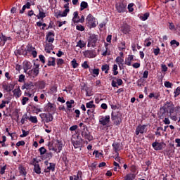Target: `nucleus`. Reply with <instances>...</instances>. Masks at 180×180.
Returning <instances> with one entry per match:
<instances>
[{"instance_id": "nucleus-28", "label": "nucleus", "mask_w": 180, "mask_h": 180, "mask_svg": "<svg viewBox=\"0 0 180 180\" xmlns=\"http://www.w3.org/2000/svg\"><path fill=\"white\" fill-rule=\"evenodd\" d=\"M135 178H136V174H128L124 176V180H134Z\"/></svg>"}, {"instance_id": "nucleus-13", "label": "nucleus", "mask_w": 180, "mask_h": 180, "mask_svg": "<svg viewBox=\"0 0 180 180\" xmlns=\"http://www.w3.org/2000/svg\"><path fill=\"white\" fill-rule=\"evenodd\" d=\"M84 56L88 58H95L96 57V52L95 51L87 50L84 52Z\"/></svg>"}, {"instance_id": "nucleus-59", "label": "nucleus", "mask_w": 180, "mask_h": 180, "mask_svg": "<svg viewBox=\"0 0 180 180\" xmlns=\"http://www.w3.org/2000/svg\"><path fill=\"white\" fill-rule=\"evenodd\" d=\"M39 58L40 61H41V63H42L43 64H44V63H46V58L44 57V56H43V55H39Z\"/></svg>"}, {"instance_id": "nucleus-58", "label": "nucleus", "mask_w": 180, "mask_h": 180, "mask_svg": "<svg viewBox=\"0 0 180 180\" xmlns=\"http://www.w3.org/2000/svg\"><path fill=\"white\" fill-rule=\"evenodd\" d=\"M172 83L169 82H165V86L166 88H172Z\"/></svg>"}, {"instance_id": "nucleus-1", "label": "nucleus", "mask_w": 180, "mask_h": 180, "mask_svg": "<svg viewBox=\"0 0 180 180\" xmlns=\"http://www.w3.org/2000/svg\"><path fill=\"white\" fill-rule=\"evenodd\" d=\"M115 8L118 13H124L127 9V4L124 0H117L115 3Z\"/></svg>"}, {"instance_id": "nucleus-43", "label": "nucleus", "mask_w": 180, "mask_h": 180, "mask_svg": "<svg viewBox=\"0 0 180 180\" xmlns=\"http://www.w3.org/2000/svg\"><path fill=\"white\" fill-rule=\"evenodd\" d=\"M32 113H36L37 115L39 112H41V110L40 108H36V106H32Z\"/></svg>"}, {"instance_id": "nucleus-2", "label": "nucleus", "mask_w": 180, "mask_h": 180, "mask_svg": "<svg viewBox=\"0 0 180 180\" xmlns=\"http://www.w3.org/2000/svg\"><path fill=\"white\" fill-rule=\"evenodd\" d=\"M111 120H112L114 124L116 126H120L122 123V112L112 111L111 114Z\"/></svg>"}, {"instance_id": "nucleus-21", "label": "nucleus", "mask_w": 180, "mask_h": 180, "mask_svg": "<svg viewBox=\"0 0 180 180\" xmlns=\"http://www.w3.org/2000/svg\"><path fill=\"white\" fill-rule=\"evenodd\" d=\"M47 65L49 67H55L56 66V58H53V57H51L49 58V60H48V64Z\"/></svg>"}, {"instance_id": "nucleus-32", "label": "nucleus", "mask_w": 180, "mask_h": 180, "mask_svg": "<svg viewBox=\"0 0 180 180\" xmlns=\"http://www.w3.org/2000/svg\"><path fill=\"white\" fill-rule=\"evenodd\" d=\"M67 105V113L68 115H70L71 113V108H72V104L70 101L66 102Z\"/></svg>"}, {"instance_id": "nucleus-7", "label": "nucleus", "mask_w": 180, "mask_h": 180, "mask_svg": "<svg viewBox=\"0 0 180 180\" xmlns=\"http://www.w3.org/2000/svg\"><path fill=\"white\" fill-rule=\"evenodd\" d=\"M152 147L156 151H159L162 150L163 148H165V147H167V144H165V143L164 142L160 143L156 141L152 143Z\"/></svg>"}, {"instance_id": "nucleus-60", "label": "nucleus", "mask_w": 180, "mask_h": 180, "mask_svg": "<svg viewBox=\"0 0 180 180\" xmlns=\"http://www.w3.org/2000/svg\"><path fill=\"white\" fill-rule=\"evenodd\" d=\"M93 154H94V155H96V158H99V157H101V155H102V153H99L98 150H94Z\"/></svg>"}, {"instance_id": "nucleus-18", "label": "nucleus", "mask_w": 180, "mask_h": 180, "mask_svg": "<svg viewBox=\"0 0 180 180\" xmlns=\"http://www.w3.org/2000/svg\"><path fill=\"white\" fill-rule=\"evenodd\" d=\"M56 146L58 149L56 148V151H55L56 153H61V150H63V141H60V140H57L56 141Z\"/></svg>"}, {"instance_id": "nucleus-61", "label": "nucleus", "mask_w": 180, "mask_h": 180, "mask_svg": "<svg viewBox=\"0 0 180 180\" xmlns=\"http://www.w3.org/2000/svg\"><path fill=\"white\" fill-rule=\"evenodd\" d=\"M161 67L162 72H167V71H168V68L167 67L166 65L162 64Z\"/></svg>"}, {"instance_id": "nucleus-25", "label": "nucleus", "mask_w": 180, "mask_h": 180, "mask_svg": "<svg viewBox=\"0 0 180 180\" xmlns=\"http://www.w3.org/2000/svg\"><path fill=\"white\" fill-rule=\"evenodd\" d=\"M72 143L75 148H78L79 147H81V146H82V139H80L79 141H72Z\"/></svg>"}, {"instance_id": "nucleus-35", "label": "nucleus", "mask_w": 180, "mask_h": 180, "mask_svg": "<svg viewBox=\"0 0 180 180\" xmlns=\"http://www.w3.org/2000/svg\"><path fill=\"white\" fill-rule=\"evenodd\" d=\"M92 74H93V77L94 78H96V77H98V75H99V68L93 69Z\"/></svg>"}, {"instance_id": "nucleus-5", "label": "nucleus", "mask_w": 180, "mask_h": 180, "mask_svg": "<svg viewBox=\"0 0 180 180\" xmlns=\"http://www.w3.org/2000/svg\"><path fill=\"white\" fill-rule=\"evenodd\" d=\"M98 41V35L91 34L88 39V47H96V42Z\"/></svg>"}, {"instance_id": "nucleus-12", "label": "nucleus", "mask_w": 180, "mask_h": 180, "mask_svg": "<svg viewBox=\"0 0 180 180\" xmlns=\"http://www.w3.org/2000/svg\"><path fill=\"white\" fill-rule=\"evenodd\" d=\"M110 122V116L106 115L105 117H102L99 120L100 124H102V126H108V124Z\"/></svg>"}, {"instance_id": "nucleus-41", "label": "nucleus", "mask_w": 180, "mask_h": 180, "mask_svg": "<svg viewBox=\"0 0 180 180\" xmlns=\"http://www.w3.org/2000/svg\"><path fill=\"white\" fill-rule=\"evenodd\" d=\"M73 15L74 17L72 18V22H74V23H77V19H79V16L78 15V11H75Z\"/></svg>"}, {"instance_id": "nucleus-8", "label": "nucleus", "mask_w": 180, "mask_h": 180, "mask_svg": "<svg viewBox=\"0 0 180 180\" xmlns=\"http://www.w3.org/2000/svg\"><path fill=\"white\" fill-rule=\"evenodd\" d=\"M70 5L69 3H67L66 4L64 5V8H65L64 11L61 13V11H59L56 13V18L58 19V18H64L68 15V12H70Z\"/></svg>"}, {"instance_id": "nucleus-16", "label": "nucleus", "mask_w": 180, "mask_h": 180, "mask_svg": "<svg viewBox=\"0 0 180 180\" xmlns=\"http://www.w3.org/2000/svg\"><path fill=\"white\" fill-rule=\"evenodd\" d=\"M18 55V56H27V51H26V49H23V46L21 47L20 49H18L15 51V56L16 55Z\"/></svg>"}, {"instance_id": "nucleus-23", "label": "nucleus", "mask_w": 180, "mask_h": 180, "mask_svg": "<svg viewBox=\"0 0 180 180\" xmlns=\"http://www.w3.org/2000/svg\"><path fill=\"white\" fill-rule=\"evenodd\" d=\"M112 148L115 153H118V151H120V143L114 142L112 143Z\"/></svg>"}, {"instance_id": "nucleus-34", "label": "nucleus", "mask_w": 180, "mask_h": 180, "mask_svg": "<svg viewBox=\"0 0 180 180\" xmlns=\"http://www.w3.org/2000/svg\"><path fill=\"white\" fill-rule=\"evenodd\" d=\"M86 108L89 109H92L93 108H95V104H94V101L86 103Z\"/></svg>"}, {"instance_id": "nucleus-45", "label": "nucleus", "mask_w": 180, "mask_h": 180, "mask_svg": "<svg viewBox=\"0 0 180 180\" xmlns=\"http://www.w3.org/2000/svg\"><path fill=\"white\" fill-rule=\"evenodd\" d=\"M174 98H176V96H179V95H180V86L177 87L175 90H174Z\"/></svg>"}, {"instance_id": "nucleus-44", "label": "nucleus", "mask_w": 180, "mask_h": 180, "mask_svg": "<svg viewBox=\"0 0 180 180\" xmlns=\"http://www.w3.org/2000/svg\"><path fill=\"white\" fill-rule=\"evenodd\" d=\"M19 169H20V174L21 175H24V176H26L27 172H26V169H25V167H21L19 168Z\"/></svg>"}, {"instance_id": "nucleus-39", "label": "nucleus", "mask_w": 180, "mask_h": 180, "mask_svg": "<svg viewBox=\"0 0 180 180\" xmlns=\"http://www.w3.org/2000/svg\"><path fill=\"white\" fill-rule=\"evenodd\" d=\"M13 88H15V84H10L6 87V91H8V92H11Z\"/></svg>"}, {"instance_id": "nucleus-53", "label": "nucleus", "mask_w": 180, "mask_h": 180, "mask_svg": "<svg viewBox=\"0 0 180 180\" xmlns=\"http://www.w3.org/2000/svg\"><path fill=\"white\" fill-rule=\"evenodd\" d=\"M115 61H116V63H118V64H122L123 61H124V60H123V58H120V56H117Z\"/></svg>"}, {"instance_id": "nucleus-40", "label": "nucleus", "mask_w": 180, "mask_h": 180, "mask_svg": "<svg viewBox=\"0 0 180 180\" xmlns=\"http://www.w3.org/2000/svg\"><path fill=\"white\" fill-rule=\"evenodd\" d=\"M39 151L40 153V155H44V154H46V153H47V150L46 149V148H44V146L41 147L39 149Z\"/></svg>"}, {"instance_id": "nucleus-17", "label": "nucleus", "mask_w": 180, "mask_h": 180, "mask_svg": "<svg viewBox=\"0 0 180 180\" xmlns=\"http://www.w3.org/2000/svg\"><path fill=\"white\" fill-rule=\"evenodd\" d=\"M46 39L49 43H53V41H54V32H49L46 34Z\"/></svg>"}, {"instance_id": "nucleus-9", "label": "nucleus", "mask_w": 180, "mask_h": 180, "mask_svg": "<svg viewBox=\"0 0 180 180\" xmlns=\"http://www.w3.org/2000/svg\"><path fill=\"white\" fill-rule=\"evenodd\" d=\"M56 110L57 108H56V105L49 102L45 107V112H48V113H51L54 115L56 113Z\"/></svg>"}, {"instance_id": "nucleus-54", "label": "nucleus", "mask_w": 180, "mask_h": 180, "mask_svg": "<svg viewBox=\"0 0 180 180\" xmlns=\"http://www.w3.org/2000/svg\"><path fill=\"white\" fill-rule=\"evenodd\" d=\"M82 67L83 68H84V70H86L88 68H89V65H88V61H84L82 64Z\"/></svg>"}, {"instance_id": "nucleus-57", "label": "nucleus", "mask_w": 180, "mask_h": 180, "mask_svg": "<svg viewBox=\"0 0 180 180\" xmlns=\"http://www.w3.org/2000/svg\"><path fill=\"white\" fill-rule=\"evenodd\" d=\"M63 64H64V60L63 58L57 59V65H58V67H60V65H63Z\"/></svg>"}, {"instance_id": "nucleus-10", "label": "nucleus", "mask_w": 180, "mask_h": 180, "mask_svg": "<svg viewBox=\"0 0 180 180\" xmlns=\"http://www.w3.org/2000/svg\"><path fill=\"white\" fill-rule=\"evenodd\" d=\"M162 109H165L166 112L169 111L170 115H172V113H174V111L175 110L174 108V105H172V102L168 101L166 102Z\"/></svg>"}, {"instance_id": "nucleus-64", "label": "nucleus", "mask_w": 180, "mask_h": 180, "mask_svg": "<svg viewBox=\"0 0 180 180\" xmlns=\"http://www.w3.org/2000/svg\"><path fill=\"white\" fill-rule=\"evenodd\" d=\"M27 101H29V98L23 97L22 99V105H25Z\"/></svg>"}, {"instance_id": "nucleus-22", "label": "nucleus", "mask_w": 180, "mask_h": 180, "mask_svg": "<svg viewBox=\"0 0 180 180\" xmlns=\"http://www.w3.org/2000/svg\"><path fill=\"white\" fill-rule=\"evenodd\" d=\"M121 30L122 33H124V34H127V33L130 32V26L127 25H123L121 27Z\"/></svg>"}, {"instance_id": "nucleus-20", "label": "nucleus", "mask_w": 180, "mask_h": 180, "mask_svg": "<svg viewBox=\"0 0 180 180\" xmlns=\"http://www.w3.org/2000/svg\"><path fill=\"white\" fill-rule=\"evenodd\" d=\"M133 58H134V56L129 55L128 58L125 59V64L126 65H131V61H133Z\"/></svg>"}, {"instance_id": "nucleus-15", "label": "nucleus", "mask_w": 180, "mask_h": 180, "mask_svg": "<svg viewBox=\"0 0 180 180\" xmlns=\"http://www.w3.org/2000/svg\"><path fill=\"white\" fill-rule=\"evenodd\" d=\"M33 86H34V85L33 84L32 82H29L27 83H24V84L22 86V89H32V88H33Z\"/></svg>"}, {"instance_id": "nucleus-4", "label": "nucleus", "mask_w": 180, "mask_h": 180, "mask_svg": "<svg viewBox=\"0 0 180 180\" xmlns=\"http://www.w3.org/2000/svg\"><path fill=\"white\" fill-rule=\"evenodd\" d=\"M81 135L86 140H89V141H91L93 139V136L92 135H91V132H89V130H88V127H86V125H84L82 127Z\"/></svg>"}, {"instance_id": "nucleus-46", "label": "nucleus", "mask_w": 180, "mask_h": 180, "mask_svg": "<svg viewBox=\"0 0 180 180\" xmlns=\"http://www.w3.org/2000/svg\"><path fill=\"white\" fill-rule=\"evenodd\" d=\"M38 164H39V160H37V158H33L30 162V165H33L34 167Z\"/></svg>"}, {"instance_id": "nucleus-31", "label": "nucleus", "mask_w": 180, "mask_h": 180, "mask_svg": "<svg viewBox=\"0 0 180 180\" xmlns=\"http://www.w3.org/2000/svg\"><path fill=\"white\" fill-rule=\"evenodd\" d=\"M101 70H102V71H105V74H108L109 72L108 71L110 70L109 65H108V64L103 65L101 67Z\"/></svg>"}, {"instance_id": "nucleus-3", "label": "nucleus", "mask_w": 180, "mask_h": 180, "mask_svg": "<svg viewBox=\"0 0 180 180\" xmlns=\"http://www.w3.org/2000/svg\"><path fill=\"white\" fill-rule=\"evenodd\" d=\"M86 25L89 29H92L96 26V20L92 14H89L86 18Z\"/></svg>"}, {"instance_id": "nucleus-52", "label": "nucleus", "mask_w": 180, "mask_h": 180, "mask_svg": "<svg viewBox=\"0 0 180 180\" xmlns=\"http://www.w3.org/2000/svg\"><path fill=\"white\" fill-rule=\"evenodd\" d=\"M81 175H82V172H78L77 175H75L73 176V179L74 180H79V176L81 178Z\"/></svg>"}, {"instance_id": "nucleus-26", "label": "nucleus", "mask_w": 180, "mask_h": 180, "mask_svg": "<svg viewBox=\"0 0 180 180\" xmlns=\"http://www.w3.org/2000/svg\"><path fill=\"white\" fill-rule=\"evenodd\" d=\"M34 172L38 175H40V174H41V168L40 167V165L39 163L34 166Z\"/></svg>"}, {"instance_id": "nucleus-50", "label": "nucleus", "mask_w": 180, "mask_h": 180, "mask_svg": "<svg viewBox=\"0 0 180 180\" xmlns=\"http://www.w3.org/2000/svg\"><path fill=\"white\" fill-rule=\"evenodd\" d=\"M160 110H163V112H162V116L163 117H167V115L169 113V111H166L165 109H162V108H160Z\"/></svg>"}, {"instance_id": "nucleus-56", "label": "nucleus", "mask_w": 180, "mask_h": 180, "mask_svg": "<svg viewBox=\"0 0 180 180\" xmlns=\"http://www.w3.org/2000/svg\"><path fill=\"white\" fill-rule=\"evenodd\" d=\"M133 6H134V4L133 3H131L128 5L129 12H133V11H134V8H133Z\"/></svg>"}, {"instance_id": "nucleus-36", "label": "nucleus", "mask_w": 180, "mask_h": 180, "mask_svg": "<svg viewBox=\"0 0 180 180\" xmlns=\"http://www.w3.org/2000/svg\"><path fill=\"white\" fill-rule=\"evenodd\" d=\"M36 49L34 47H33L32 45L30 44H28L27 46V49H26V51H27V52L28 53H32V51H33L34 50H35Z\"/></svg>"}, {"instance_id": "nucleus-47", "label": "nucleus", "mask_w": 180, "mask_h": 180, "mask_svg": "<svg viewBox=\"0 0 180 180\" xmlns=\"http://www.w3.org/2000/svg\"><path fill=\"white\" fill-rule=\"evenodd\" d=\"M119 71H117V65L115 64L113 65V75H117Z\"/></svg>"}, {"instance_id": "nucleus-6", "label": "nucleus", "mask_w": 180, "mask_h": 180, "mask_svg": "<svg viewBox=\"0 0 180 180\" xmlns=\"http://www.w3.org/2000/svg\"><path fill=\"white\" fill-rule=\"evenodd\" d=\"M53 115L51 112H48V113H41L39 115L41 119L42 120H44L46 123H50V122H53V120L54 119V117H53Z\"/></svg>"}, {"instance_id": "nucleus-51", "label": "nucleus", "mask_w": 180, "mask_h": 180, "mask_svg": "<svg viewBox=\"0 0 180 180\" xmlns=\"http://www.w3.org/2000/svg\"><path fill=\"white\" fill-rule=\"evenodd\" d=\"M71 63L73 68H77L79 65L78 63H77V60L75 59H73Z\"/></svg>"}, {"instance_id": "nucleus-62", "label": "nucleus", "mask_w": 180, "mask_h": 180, "mask_svg": "<svg viewBox=\"0 0 180 180\" xmlns=\"http://www.w3.org/2000/svg\"><path fill=\"white\" fill-rule=\"evenodd\" d=\"M25 75H20L19 76L18 82H25Z\"/></svg>"}, {"instance_id": "nucleus-27", "label": "nucleus", "mask_w": 180, "mask_h": 180, "mask_svg": "<svg viewBox=\"0 0 180 180\" xmlns=\"http://www.w3.org/2000/svg\"><path fill=\"white\" fill-rule=\"evenodd\" d=\"M13 93L16 98H20V95H22V91H20V89L19 87L14 89L13 91Z\"/></svg>"}, {"instance_id": "nucleus-42", "label": "nucleus", "mask_w": 180, "mask_h": 180, "mask_svg": "<svg viewBox=\"0 0 180 180\" xmlns=\"http://www.w3.org/2000/svg\"><path fill=\"white\" fill-rule=\"evenodd\" d=\"M88 86H84L83 88H82V90L83 91H85L86 92V96H92V94L91 93H89V91H88Z\"/></svg>"}, {"instance_id": "nucleus-38", "label": "nucleus", "mask_w": 180, "mask_h": 180, "mask_svg": "<svg viewBox=\"0 0 180 180\" xmlns=\"http://www.w3.org/2000/svg\"><path fill=\"white\" fill-rule=\"evenodd\" d=\"M49 150H52V151H57V148H54V146H53V142L49 141L47 144Z\"/></svg>"}, {"instance_id": "nucleus-37", "label": "nucleus", "mask_w": 180, "mask_h": 180, "mask_svg": "<svg viewBox=\"0 0 180 180\" xmlns=\"http://www.w3.org/2000/svg\"><path fill=\"white\" fill-rule=\"evenodd\" d=\"M29 120L31 122V123H37L39 122L37 120V117L36 116H30Z\"/></svg>"}, {"instance_id": "nucleus-24", "label": "nucleus", "mask_w": 180, "mask_h": 180, "mask_svg": "<svg viewBox=\"0 0 180 180\" xmlns=\"http://www.w3.org/2000/svg\"><path fill=\"white\" fill-rule=\"evenodd\" d=\"M39 15H37V19H41V22H43V19L46 18V13L41 11V9L39 8Z\"/></svg>"}, {"instance_id": "nucleus-63", "label": "nucleus", "mask_w": 180, "mask_h": 180, "mask_svg": "<svg viewBox=\"0 0 180 180\" xmlns=\"http://www.w3.org/2000/svg\"><path fill=\"white\" fill-rule=\"evenodd\" d=\"M25 144H26V143L25 142V141H20L16 143V146L17 147H20V146H25Z\"/></svg>"}, {"instance_id": "nucleus-55", "label": "nucleus", "mask_w": 180, "mask_h": 180, "mask_svg": "<svg viewBox=\"0 0 180 180\" xmlns=\"http://www.w3.org/2000/svg\"><path fill=\"white\" fill-rule=\"evenodd\" d=\"M76 29H77V30H79L80 32H84V30H85V27L84 26H82V25H77Z\"/></svg>"}, {"instance_id": "nucleus-19", "label": "nucleus", "mask_w": 180, "mask_h": 180, "mask_svg": "<svg viewBox=\"0 0 180 180\" xmlns=\"http://www.w3.org/2000/svg\"><path fill=\"white\" fill-rule=\"evenodd\" d=\"M49 165H50V166L44 169V172L47 173V172H50V171H52V172H53V171H55V169H56V164H54V163H49Z\"/></svg>"}, {"instance_id": "nucleus-33", "label": "nucleus", "mask_w": 180, "mask_h": 180, "mask_svg": "<svg viewBox=\"0 0 180 180\" xmlns=\"http://www.w3.org/2000/svg\"><path fill=\"white\" fill-rule=\"evenodd\" d=\"M85 46H86V44L85 43V41L79 40L77 42V47H79L80 49H84Z\"/></svg>"}, {"instance_id": "nucleus-11", "label": "nucleus", "mask_w": 180, "mask_h": 180, "mask_svg": "<svg viewBox=\"0 0 180 180\" xmlns=\"http://www.w3.org/2000/svg\"><path fill=\"white\" fill-rule=\"evenodd\" d=\"M146 127H147V125L139 124L136 129V131H135L136 136H139L140 134H144V133H146L147 129H146Z\"/></svg>"}, {"instance_id": "nucleus-48", "label": "nucleus", "mask_w": 180, "mask_h": 180, "mask_svg": "<svg viewBox=\"0 0 180 180\" xmlns=\"http://www.w3.org/2000/svg\"><path fill=\"white\" fill-rule=\"evenodd\" d=\"M22 134L20 135V137L23 138L28 136L29 131H26L25 129H22Z\"/></svg>"}, {"instance_id": "nucleus-30", "label": "nucleus", "mask_w": 180, "mask_h": 180, "mask_svg": "<svg viewBox=\"0 0 180 180\" xmlns=\"http://www.w3.org/2000/svg\"><path fill=\"white\" fill-rule=\"evenodd\" d=\"M88 8V3L86 1H82L80 4V11Z\"/></svg>"}, {"instance_id": "nucleus-14", "label": "nucleus", "mask_w": 180, "mask_h": 180, "mask_svg": "<svg viewBox=\"0 0 180 180\" xmlns=\"http://www.w3.org/2000/svg\"><path fill=\"white\" fill-rule=\"evenodd\" d=\"M39 71L36 69H32L27 72V75L30 78H36L39 75Z\"/></svg>"}, {"instance_id": "nucleus-49", "label": "nucleus", "mask_w": 180, "mask_h": 180, "mask_svg": "<svg viewBox=\"0 0 180 180\" xmlns=\"http://www.w3.org/2000/svg\"><path fill=\"white\" fill-rule=\"evenodd\" d=\"M0 39L1 41H3V45L5 44V42H6L8 41V38L6 36L4 35L3 34H1V36L0 37Z\"/></svg>"}, {"instance_id": "nucleus-29", "label": "nucleus", "mask_w": 180, "mask_h": 180, "mask_svg": "<svg viewBox=\"0 0 180 180\" xmlns=\"http://www.w3.org/2000/svg\"><path fill=\"white\" fill-rule=\"evenodd\" d=\"M150 18V13H146L143 15H140L139 18L141 20L146 21Z\"/></svg>"}]
</instances>
